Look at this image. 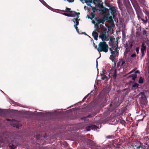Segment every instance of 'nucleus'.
Instances as JSON below:
<instances>
[{"instance_id": "nucleus-20", "label": "nucleus", "mask_w": 149, "mask_h": 149, "mask_svg": "<svg viewBox=\"0 0 149 149\" xmlns=\"http://www.w3.org/2000/svg\"><path fill=\"white\" fill-rule=\"evenodd\" d=\"M132 77V79L133 81H134L136 78V74H133L131 75Z\"/></svg>"}, {"instance_id": "nucleus-4", "label": "nucleus", "mask_w": 149, "mask_h": 149, "mask_svg": "<svg viewBox=\"0 0 149 149\" xmlns=\"http://www.w3.org/2000/svg\"><path fill=\"white\" fill-rule=\"evenodd\" d=\"M10 138V139L8 141V142L9 143H10V147L11 149H15L17 146V143H16V140H15H15H12L11 137Z\"/></svg>"}, {"instance_id": "nucleus-18", "label": "nucleus", "mask_w": 149, "mask_h": 149, "mask_svg": "<svg viewBox=\"0 0 149 149\" xmlns=\"http://www.w3.org/2000/svg\"><path fill=\"white\" fill-rule=\"evenodd\" d=\"M141 20H142L145 23H146L148 22V19L147 18V17L146 16L145 17V19L141 18Z\"/></svg>"}, {"instance_id": "nucleus-15", "label": "nucleus", "mask_w": 149, "mask_h": 149, "mask_svg": "<svg viewBox=\"0 0 149 149\" xmlns=\"http://www.w3.org/2000/svg\"><path fill=\"white\" fill-rule=\"evenodd\" d=\"M99 38H101L102 40L103 41L105 40L106 38V35L104 34H100V35L99 36Z\"/></svg>"}, {"instance_id": "nucleus-45", "label": "nucleus", "mask_w": 149, "mask_h": 149, "mask_svg": "<svg viewBox=\"0 0 149 149\" xmlns=\"http://www.w3.org/2000/svg\"><path fill=\"white\" fill-rule=\"evenodd\" d=\"M8 138H9V136H8Z\"/></svg>"}, {"instance_id": "nucleus-12", "label": "nucleus", "mask_w": 149, "mask_h": 149, "mask_svg": "<svg viewBox=\"0 0 149 149\" xmlns=\"http://www.w3.org/2000/svg\"><path fill=\"white\" fill-rule=\"evenodd\" d=\"M96 128V127L94 125H91L86 127L87 131H90L91 130H95Z\"/></svg>"}, {"instance_id": "nucleus-35", "label": "nucleus", "mask_w": 149, "mask_h": 149, "mask_svg": "<svg viewBox=\"0 0 149 149\" xmlns=\"http://www.w3.org/2000/svg\"><path fill=\"white\" fill-rule=\"evenodd\" d=\"M89 95V94H88L85 97H84L83 99L85 100L86 99V98H87V97L88 96V95Z\"/></svg>"}, {"instance_id": "nucleus-1", "label": "nucleus", "mask_w": 149, "mask_h": 149, "mask_svg": "<svg viewBox=\"0 0 149 149\" xmlns=\"http://www.w3.org/2000/svg\"><path fill=\"white\" fill-rule=\"evenodd\" d=\"M61 13L68 17H75V18H74L72 19L74 23V27L75 28L77 32L79 33V29H78V28L77 26L79 24V19H78V18L79 17V15L80 14L79 13H77L75 11H71V12L69 13Z\"/></svg>"}, {"instance_id": "nucleus-36", "label": "nucleus", "mask_w": 149, "mask_h": 149, "mask_svg": "<svg viewBox=\"0 0 149 149\" xmlns=\"http://www.w3.org/2000/svg\"><path fill=\"white\" fill-rule=\"evenodd\" d=\"M112 137V136H107V138L110 139V138H111Z\"/></svg>"}, {"instance_id": "nucleus-17", "label": "nucleus", "mask_w": 149, "mask_h": 149, "mask_svg": "<svg viewBox=\"0 0 149 149\" xmlns=\"http://www.w3.org/2000/svg\"><path fill=\"white\" fill-rule=\"evenodd\" d=\"M91 17L88 16V15H87V16L88 17V18H90L92 19L95 17V15L93 13H91Z\"/></svg>"}, {"instance_id": "nucleus-42", "label": "nucleus", "mask_w": 149, "mask_h": 149, "mask_svg": "<svg viewBox=\"0 0 149 149\" xmlns=\"http://www.w3.org/2000/svg\"><path fill=\"white\" fill-rule=\"evenodd\" d=\"M86 7V6H84V8H85Z\"/></svg>"}, {"instance_id": "nucleus-30", "label": "nucleus", "mask_w": 149, "mask_h": 149, "mask_svg": "<svg viewBox=\"0 0 149 149\" xmlns=\"http://www.w3.org/2000/svg\"><path fill=\"white\" fill-rule=\"evenodd\" d=\"M136 55L135 54H132L131 56L132 57H136Z\"/></svg>"}, {"instance_id": "nucleus-27", "label": "nucleus", "mask_w": 149, "mask_h": 149, "mask_svg": "<svg viewBox=\"0 0 149 149\" xmlns=\"http://www.w3.org/2000/svg\"><path fill=\"white\" fill-rule=\"evenodd\" d=\"M132 43H131L130 44V45L129 46H127V48H128V49H130L132 48Z\"/></svg>"}, {"instance_id": "nucleus-21", "label": "nucleus", "mask_w": 149, "mask_h": 149, "mask_svg": "<svg viewBox=\"0 0 149 149\" xmlns=\"http://www.w3.org/2000/svg\"><path fill=\"white\" fill-rule=\"evenodd\" d=\"M143 82V80L142 77H140L139 80V82L140 84H142Z\"/></svg>"}, {"instance_id": "nucleus-34", "label": "nucleus", "mask_w": 149, "mask_h": 149, "mask_svg": "<svg viewBox=\"0 0 149 149\" xmlns=\"http://www.w3.org/2000/svg\"><path fill=\"white\" fill-rule=\"evenodd\" d=\"M68 1L69 2H72L74 1V0H68Z\"/></svg>"}, {"instance_id": "nucleus-14", "label": "nucleus", "mask_w": 149, "mask_h": 149, "mask_svg": "<svg viewBox=\"0 0 149 149\" xmlns=\"http://www.w3.org/2000/svg\"><path fill=\"white\" fill-rule=\"evenodd\" d=\"M87 144L90 146H93L94 144V142L93 141L89 139L87 140Z\"/></svg>"}, {"instance_id": "nucleus-10", "label": "nucleus", "mask_w": 149, "mask_h": 149, "mask_svg": "<svg viewBox=\"0 0 149 149\" xmlns=\"http://www.w3.org/2000/svg\"><path fill=\"white\" fill-rule=\"evenodd\" d=\"M40 1L44 6H45L46 7L48 8L49 9L52 10V11H54V10H56L52 8L51 7L47 5L44 1L43 0H39Z\"/></svg>"}, {"instance_id": "nucleus-32", "label": "nucleus", "mask_w": 149, "mask_h": 149, "mask_svg": "<svg viewBox=\"0 0 149 149\" xmlns=\"http://www.w3.org/2000/svg\"><path fill=\"white\" fill-rule=\"evenodd\" d=\"M136 34L137 36H139V33L138 32H136Z\"/></svg>"}, {"instance_id": "nucleus-37", "label": "nucleus", "mask_w": 149, "mask_h": 149, "mask_svg": "<svg viewBox=\"0 0 149 149\" xmlns=\"http://www.w3.org/2000/svg\"><path fill=\"white\" fill-rule=\"evenodd\" d=\"M139 73V71L138 70H137V71H136L135 72V73L134 74H136V73Z\"/></svg>"}, {"instance_id": "nucleus-5", "label": "nucleus", "mask_w": 149, "mask_h": 149, "mask_svg": "<svg viewBox=\"0 0 149 149\" xmlns=\"http://www.w3.org/2000/svg\"><path fill=\"white\" fill-rule=\"evenodd\" d=\"M131 148H134V149H139L141 148V149H149V148H148L147 146L145 147L140 144H138V145L135 144H132L130 146Z\"/></svg>"}, {"instance_id": "nucleus-46", "label": "nucleus", "mask_w": 149, "mask_h": 149, "mask_svg": "<svg viewBox=\"0 0 149 149\" xmlns=\"http://www.w3.org/2000/svg\"><path fill=\"white\" fill-rule=\"evenodd\" d=\"M111 104H110V105L111 106Z\"/></svg>"}, {"instance_id": "nucleus-41", "label": "nucleus", "mask_w": 149, "mask_h": 149, "mask_svg": "<svg viewBox=\"0 0 149 149\" xmlns=\"http://www.w3.org/2000/svg\"><path fill=\"white\" fill-rule=\"evenodd\" d=\"M138 19H139L140 17H139V16H138Z\"/></svg>"}, {"instance_id": "nucleus-33", "label": "nucleus", "mask_w": 149, "mask_h": 149, "mask_svg": "<svg viewBox=\"0 0 149 149\" xmlns=\"http://www.w3.org/2000/svg\"><path fill=\"white\" fill-rule=\"evenodd\" d=\"M134 71H135V70H132L131 71H130V72H129L128 74H131V73L133 72Z\"/></svg>"}, {"instance_id": "nucleus-11", "label": "nucleus", "mask_w": 149, "mask_h": 149, "mask_svg": "<svg viewBox=\"0 0 149 149\" xmlns=\"http://www.w3.org/2000/svg\"><path fill=\"white\" fill-rule=\"evenodd\" d=\"M94 0H84L85 3H86L87 5L88 6H91V3L93 1V2L95 4H98L96 1H94Z\"/></svg>"}, {"instance_id": "nucleus-23", "label": "nucleus", "mask_w": 149, "mask_h": 149, "mask_svg": "<svg viewBox=\"0 0 149 149\" xmlns=\"http://www.w3.org/2000/svg\"><path fill=\"white\" fill-rule=\"evenodd\" d=\"M138 86V84H134L133 85V87L135 88H137Z\"/></svg>"}, {"instance_id": "nucleus-7", "label": "nucleus", "mask_w": 149, "mask_h": 149, "mask_svg": "<svg viewBox=\"0 0 149 149\" xmlns=\"http://www.w3.org/2000/svg\"><path fill=\"white\" fill-rule=\"evenodd\" d=\"M99 32V31L97 29H95V31L93 32L92 35L95 40H97V38L98 36V33Z\"/></svg>"}, {"instance_id": "nucleus-16", "label": "nucleus", "mask_w": 149, "mask_h": 149, "mask_svg": "<svg viewBox=\"0 0 149 149\" xmlns=\"http://www.w3.org/2000/svg\"><path fill=\"white\" fill-rule=\"evenodd\" d=\"M96 21L98 24H99L100 23H102V24H104V21L101 19H98Z\"/></svg>"}, {"instance_id": "nucleus-9", "label": "nucleus", "mask_w": 149, "mask_h": 149, "mask_svg": "<svg viewBox=\"0 0 149 149\" xmlns=\"http://www.w3.org/2000/svg\"><path fill=\"white\" fill-rule=\"evenodd\" d=\"M146 46L144 43H143L141 46V52L142 54V56H143L144 55V52L146 51Z\"/></svg>"}, {"instance_id": "nucleus-40", "label": "nucleus", "mask_w": 149, "mask_h": 149, "mask_svg": "<svg viewBox=\"0 0 149 149\" xmlns=\"http://www.w3.org/2000/svg\"><path fill=\"white\" fill-rule=\"evenodd\" d=\"M60 11H63V12H65V10H60Z\"/></svg>"}, {"instance_id": "nucleus-26", "label": "nucleus", "mask_w": 149, "mask_h": 149, "mask_svg": "<svg viewBox=\"0 0 149 149\" xmlns=\"http://www.w3.org/2000/svg\"><path fill=\"white\" fill-rule=\"evenodd\" d=\"M139 47H137L136 49V51L137 53L138 54L139 53Z\"/></svg>"}, {"instance_id": "nucleus-2", "label": "nucleus", "mask_w": 149, "mask_h": 149, "mask_svg": "<svg viewBox=\"0 0 149 149\" xmlns=\"http://www.w3.org/2000/svg\"><path fill=\"white\" fill-rule=\"evenodd\" d=\"M110 51H111V55L110 56V59L111 60L112 62H114V64L116 65V63L114 61V59L118 55V44L117 43L115 46L113 47L112 49L110 48Z\"/></svg>"}, {"instance_id": "nucleus-31", "label": "nucleus", "mask_w": 149, "mask_h": 149, "mask_svg": "<svg viewBox=\"0 0 149 149\" xmlns=\"http://www.w3.org/2000/svg\"><path fill=\"white\" fill-rule=\"evenodd\" d=\"M92 23L93 24H95V25H97V23H96V24H95V21H94V20H92Z\"/></svg>"}, {"instance_id": "nucleus-44", "label": "nucleus", "mask_w": 149, "mask_h": 149, "mask_svg": "<svg viewBox=\"0 0 149 149\" xmlns=\"http://www.w3.org/2000/svg\"><path fill=\"white\" fill-rule=\"evenodd\" d=\"M42 113V112H41V113Z\"/></svg>"}, {"instance_id": "nucleus-8", "label": "nucleus", "mask_w": 149, "mask_h": 149, "mask_svg": "<svg viewBox=\"0 0 149 149\" xmlns=\"http://www.w3.org/2000/svg\"><path fill=\"white\" fill-rule=\"evenodd\" d=\"M109 10H110L111 15L113 16H115L116 12V9L113 6L110 7Z\"/></svg>"}, {"instance_id": "nucleus-29", "label": "nucleus", "mask_w": 149, "mask_h": 149, "mask_svg": "<svg viewBox=\"0 0 149 149\" xmlns=\"http://www.w3.org/2000/svg\"><path fill=\"white\" fill-rule=\"evenodd\" d=\"M146 31L145 29L143 30V34H146Z\"/></svg>"}, {"instance_id": "nucleus-28", "label": "nucleus", "mask_w": 149, "mask_h": 149, "mask_svg": "<svg viewBox=\"0 0 149 149\" xmlns=\"http://www.w3.org/2000/svg\"><path fill=\"white\" fill-rule=\"evenodd\" d=\"M92 8V9L93 10V12H94L95 10L96 9L95 7H92V6H90Z\"/></svg>"}, {"instance_id": "nucleus-43", "label": "nucleus", "mask_w": 149, "mask_h": 149, "mask_svg": "<svg viewBox=\"0 0 149 149\" xmlns=\"http://www.w3.org/2000/svg\"><path fill=\"white\" fill-rule=\"evenodd\" d=\"M97 47V46H96V47H95L96 48V47Z\"/></svg>"}, {"instance_id": "nucleus-39", "label": "nucleus", "mask_w": 149, "mask_h": 149, "mask_svg": "<svg viewBox=\"0 0 149 149\" xmlns=\"http://www.w3.org/2000/svg\"><path fill=\"white\" fill-rule=\"evenodd\" d=\"M80 1L82 3H84L83 1H84V0H80Z\"/></svg>"}, {"instance_id": "nucleus-19", "label": "nucleus", "mask_w": 149, "mask_h": 149, "mask_svg": "<svg viewBox=\"0 0 149 149\" xmlns=\"http://www.w3.org/2000/svg\"><path fill=\"white\" fill-rule=\"evenodd\" d=\"M125 63V61L123 60L121 61L120 62V65H121V67L122 68H123V66L124 65Z\"/></svg>"}, {"instance_id": "nucleus-38", "label": "nucleus", "mask_w": 149, "mask_h": 149, "mask_svg": "<svg viewBox=\"0 0 149 149\" xmlns=\"http://www.w3.org/2000/svg\"><path fill=\"white\" fill-rule=\"evenodd\" d=\"M40 136L39 135H37L36 136V138L37 139H38V138Z\"/></svg>"}, {"instance_id": "nucleus-6", "label": "nucleus", "mask_w": 149, "mask_h": 149, "mask_svg": "<svg viewBox=\"0 0 149 149\" xmlns=\"http://www.w3.org/2000/svg\"><path fill=\"white\" fill-rule=\"evenodd\" d=\"M109 75L111 76L113 78L115 79L116 77V70L114 68H111L109 74Z\"/></svg>"}, {"instance_id": "nucleus-13", "label": "nucleus", "mask_w": 149, "mask_h": 149, "mask_svg": "<svg viewBox=\"0 0 149 149\" xmlns=\"http://www.w3.org/2000/svg\"><path fill=\"white\" fill-rule=\"evenodd\" d=\"M6 120L7 121H11V123H10V124L11 125H12L14 127L15 126V125L17 123V121H16V120L13 119H12V120H11L9 119H6Z\"/></svg>"}, {"instance_id": "nucleus-24", "label": "nucleus", "mask_w": 149, "mask_h": 149, "mask_svg": "<svg viewBox=\"0 0 149 149\" xmlns=\"http://www.w3.org/2000/svg\"><path fill=\"white\" fill-rule=\"evenodd\" d=\"M70 10H71V9L70 8H66L65 11L67 12L70 13V12H71L72 11H70Z\"/></svg>"}, {"instance_id": "nucleus-22", "label": "nucleus", "mask_w": 149, "mask_h": 149, "mask_svg": "<svg viewBox=\"0 0 149 149\" xmlns=\"http://www.w3.org/2000/svg\"><path fill=\"white\" fill-rule=\"evenodd\" d=\"M107 78V77L106 76L104 75V74H102L101 75V79L103 80H104L105 79H106Z\"/></svg>"}, {"instance_id": "nucleus-3", "label": "nucleus", "mask_w": 149, "mask_h": 149, "mask_svg": "<svg viewBox=\"0 0 149 149\" xmlns=\"http://www.w3.org/2000/svg\"><path fill=\"white\" fill-rule=\"evenodd\" d=\"M108 46L106 42H100L99 44L97 50L99 52H103L106 53L108 51Z\"/></svg>"}, {"instance_id": "nucleus-25", "label": "nucleus", "mask_w": 149, "mask_h": 149, "mask_svg": "<svg viewBox=\"0 0 149 149\" xmlns=\"http://www.w3.org/2000/svg\"><path fill=\"white\" fill-rule=\"evenodd\" d=\"M94 1H96L98 3H100L101 0H94Z\"/></svg>"}]
</instances>
